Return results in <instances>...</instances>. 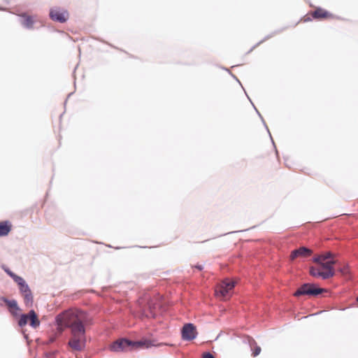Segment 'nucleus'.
Instances as JSON below:
<instances>
[{
	"instance_id": "f257e3e1",
	"label": "nucleus",
	"mask_w": 358,
	"mask_h": 358,
	"mask_svg": "<svg viewBox=\"0 0 358 358\" xmlns=\"http://www.w3.org/2000/svg\"><path fill=\"white\" fill-rule=\"evenodd\" d=\"M58 334L66 328L71 329L69 347L76 351L84 349L86 343L85 325L90 323L87 313L78 309H69L59 314L55 319Z\"/></svg>"
},
{
	"instance_id": "f03ea898",
	"label": "nucleus",
	"mask_w": 358,
	"mask_h": 358,
	"mask_svg": "<svg viewBox=\"0 0 358 358\" xmlns=\"http://www.w3.org/2000/svg\"><path fill=\"white\" fill-rule=\"evenodd\" d=\"M316 266L310 268V274L316 278H322L324 280L332 278L335 275L333 265L336 263L334 260H328L326 262H316Z\"/></svg>"
},
{
	"instance_id": "7ed1b4c3",
	"label": "nucleus",
	"mask_w": 358,
	"mask_h": 358,
	"mask_svg": "<svg viewBox=\"0 0 358 358\" xmlns=\"http://www.w3.org/2000/svg\"><path fill=\"white\" fill-rule=\"evenodd\" d=\"M235 282L230 279L222 281L215 288V295L222 300L228 299L232 294Z\"/></svg>"
},
{
	"instance_id": "20e7f679",
	"label": "nucleus",
	"mask_w": 358,
	"mask_h": 358,
	"mask_svg": "<svg viewBox=\"0 0 358 358\" xmlns=\"http://www.w3.org/2000/svg\"><path fill=\"white\" fill-rule=\"evenodd\" d=\"M29 322V324L33 328H37L40 325V321L34 310H31L28 314H23L20 316L18 324L20 327L25 326Z\"/></svg>"
},
{
	"instance_id": "39448f33",
	"label": "nucleus",
	"mask_w": 358,
	"mask_h": 358,
	"mask_svg": "<svg viewBox=\"0 0 358 358\" xmlns=\"http://www.w3.org/2000/svg\"><path fill=\"white\" fill-rule=\"evenodd\" d=\"M324 289L322 288H316L313 285L304 284L300 287L294 293L295 296L301 295H317L322 293Z\"/></svg>"
},
{
	"instance_id": "423d86ee",
	"label": "nucleus",
	"mask_w": 358,
	"mask_h": 358,
	"mask_svg": "<svg viewBox=\"0 0 358 358\" xmlns=\"http://www.w3.org/2000/svg\"><path fill=\"white\" fill-rule=\"evenodd\" d=\"M110 350L113 352H121L131 350V341L126 338L118 339L110 345Z\"/></svg>"
},
{
	"instance_id": "0eeeda50",
	"label": "nucleus",
	"mask_w": 358,
	"mask_h": 358,
	"mask_svg": "<svg viewBox=\"0 0 358 358\" xmlns=\"http://www.w3.org/2000/svg\"><path fill=\"white\" fill-rule=\"evenodd\" d=\"M50 16L52 20L59 22H65L69 18L67 10L60 8L51 9Z\"/></svg>"
},
{
	"instance_id": "6e6552de",
	"label": "nucleus",
	"mask_w": 358,
	"mask_h": 358,
	"mask_svg": "<svg viewBox=\"0 0 358 358\" xmlns=\"http://www.w3.org/2000/svg\"><path fill=\"white\" fill-rule=\"evenodd\" d=\"M197 334L195 326L188 323L184 325L182 329V337L184 340L191 341L196 338Z\"/></svg>"
},
{
	"instance_id": "1a4fd4ad",
	"label": "nucleus",
	"mask_w": 358,
	"mask_h": 358,
	"mask_svg": "<svg viewBox=\"0 0 358 358\" xmlns=\"http://www.w3.org/2000/svg\"><path fill=\"white\" fill-rule=\"evenodd\" d=\"M310 16L316 20H329L334 18V14L322 8H317L310 13Z\"/></svg>"
},
{
	"instance_id": "9d476101",
	"label": "nucleus",
	"mask_w": 358,
	"mask_h": 358,
	"mask_svg": "<svg viewBox=\"0 0 358 358\" xmlns=\"http://www.w3.org/2000/svg\"><path fill=\"white\" fill-rule=\"evenodd\" d=\"M312 255V250L305 248L301 247L297 250H293L290 255V259L294 260L298 257H307Z\"/></svg>"
},
{
	"instance_id": "9b49d317",
	"label": "nucleus",
	"mask_w": 358,
	"mask_h": 358,
	"mask_svg": "<svg viewBox=\"0 0 358 358\" xmlns=\"http://www.w3.org/2000/svg\"><path fill=\"white\" fill-rule=\"evenodd\" d=\"M152 341L143 339L139 341H131V349L148 348L151 346H156Z\"/></svg>"
},
{
	"instance_id": "f8f14e48",
	"label": "nucleus",
	"mask_w": 358,
	"mask_h": 358,
	"mask_svg": "<svg viewBox=\"0 0 358 358\" xmlns=\"http://www.w3.org/2000/svg\"><path fill=\"white\" fill-rule=\"evenodd\" d=\"M19 15L22 18L21 23L24 27L27 29L33 28L35 22L33 16L29 15L27 13H22Z\"/></svg>"
},
{
	"instance_id": "ddd939ff",
	"label": "nucleus",
	"mask_w": 358,
	"mask_h": 358,
	"mask_svg": "<svg viewBox=\"0 0 358 358\" xmlns=\"http://www.w3.org/2000/svg\"><path fill=\"white\" fill-rule=\"evenodd\" d=\"M3 300L8 306L11 314L15 316L17 315V312L20 310V308L17 306V301L15 300H8L6 299H3Z\"/></svg>"
},
{
	"instance_id": "4468645a",
	"label": "nucleus",
	"mask_w": 358,
	"mask_h": 358,
	"mask_svg": "<svg viewBox=\"0 0 358 358\" xmlns=\"http://www.w3.org/2000/svg\"><path fill=\"white\" fill-rule=\"evenodd\" d=\"M12 225L8 221L0 222V236H7L10 231Z\"/></svg>"
},
{
	"instance_id": "2eb2a0df",
	"label": "nucleus",
	"mask_w": 358,
	"mask_h": 358,
	"mask_svg": "<svg viewBox=\"0 0 358 358\" xmlns=\"http://www.w3.org/2000/svg\"><path fill=\"white\" fill-rule=\"evenodd\" d=\"M334 254L330 252L322 254L314 258L315 262H326L328 259L334 257Z\"/></svg>"
},
{
	"instance_id": "dca6fc26",
	"label": "nucleus",
	"mask_w": 358,
	"mask_h": 358,
	"mask_svg": "<svg viewBox=\"0 0 358 358\" xmlns=\"http://www.w3.org/2000/svg\"><path fill=\"white\" fill-rule=\"evenodd\" d=\"M249 343L251 350H252V356L257 357L261 352V348L259 345H257L256 341L253 338H250L249 340Z\"/></svg>"
},
{
	"instance_id": "f3484780",
	"label": "nucleus",
	"mask_w": 358,
	"mask_h": 358,
	"mask_svg": "<svg viewBox=\"0 0 358 358\" xmlns=\"http://www.w3.org/2000/svg\"><path fill=\"white\" fill-rule=\"evenodd\" d=\"M24 302L27 307H31L33 304V296L31 292L24 293L22 294Z\"/></svg>"
},
{
	"instance_id": "a211bd4d",
	"label": "nucleus",
	"mask_w": 358,
	"mask_h": 358,
	"mask_svg": "<svg viewBox=\"0 0 358 358\" xmlns=\"http://www.w3.org/2000/svg\"><path fill=\"white\" fill-rule=\"evenodd\" d=\"M19 288L22 294L27 293L31 291L29 286L26 284V282L19 286Z\"/></svg>"
},
{
	"instance_id": "6ab92c4d",
	"label": "nucleus",
	"mask_w": 358,
	"mask_h": 358,
	"mask_svg": "<svg viewBox=\"0 0 358 358\" xmlns=\"http://www.w3.org/2000/svg\"><path fill=\"white\" fill-rule=\"evenodd\" d=\"M13 279L16 283H17L18 286H20L25 282L24 280L22 278L17 275H15Z\"/></svg>"
},
{
	"instance_id": "aec40b11",
	"label": "nucleus",
	"mask_w": 358,
	"mask_h": 358,
	"mask_svg": "<svg viewBox=\"0 0 358 358\" xmlns=\"http://www.w3.org/2000/svg\"><path fill=\"white\" fill-rule=\"evenodd\" d=\"M339 271L344 275H348L349 273V272H350L349 267H348V265L343 266L342 268H340Z\"/></svg>"
},
{
	"instance_id": "412c9836",
	"label": "nucleus",
	"mask_w": 358,
	"mask_h": 358,
	"mask_svg": "<svg viewBox=\"0 0 358 358\" xmlns=\"http://www.w3.org/2000/svg\"><path fill=\"white\" fill-rule=\"evenodd\" d=\"M310 14H308L306 15H305L301 20V22H308V21H310L311 20V17L310 16Z\"/></svg>"
},
{
	"instance_id": "4be33fe9",
	"label": "nucleus",
	"mask_w": 358,
	"mask_h": 358,
	"mask_svg": "<svg viewBox=\"0 0 358 358\" xmlns=\"http://www.w3.org/2000/svg\"><path fill=\"white\" fill-rule=\"evenodd\" d=\"M203 358H215L214 356L210 352H204L202 355Z\"/></svg>"
},
{
	"instance_id": "5701e85b",
	"label": "nucleus",
	"mask_w": 358,
	"mask_h": 358,
	"mask_svg": "<svg viewBox=\"0 0 358 358\" xmlns=\"http://www.w3.org/2000/svg\"><path fill=\"white\" fill-rule=\"evenodd\" d=\"M4 271L13 278L14 275H15L12 271H10L9 269L5 268Z\"/></svg>"
},
{
	"instance_id": "b1692460",
	"label": "nucleus",
	"mask_w": 358,
	"mask_h": 358,
	"mask_svg": "<svg viewBox=\"0 0 358 358\" xmlns=\"http://www.w3.org/2000/svg\"><path fill=\"white\" fill-rule=\"evenodd\" d=\"M195 268H196L199 271H201L203 269V267L201 265H196V266H195Z\"/></svg>"
},
{
	"instance_id": "393cba45",
	"label": "nucleus",
	"mask_w": 358,
	"mask_h": 358,
	"mask_svg": "<svg viewBox=\"0 0 358 358\" xmlns=\"http://www.w3.org/2000/svg\"><path fill=\"white\" fill-rule=\"evenodd\" d=\"M357 301H358V296H357Z\"/></svg>"
}]
</instances>
